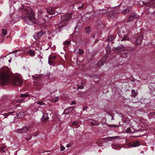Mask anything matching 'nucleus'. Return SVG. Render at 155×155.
<instances>
[{
    "instance_id": "nucleus-29",
    "label": "nucleus",
    "mask_w": 155,
    "mask_h": 155,
    "mask_svg": "<svg viewBox=\"0 0 155 155\" xmlns=\"http://www.w3.org/2000/svg\"><path fill=\"white\" fill-rule=\"evenodd\" d=\"M35 103H37V104H39L41 105H44L45 104L42 101H38L36 102Z\"/></svg>"
},
{
    "instance_id": "nucleus-38",
    "label": "nucleus",
    "mask_w": 155,
    "mask_h": 155,
    "mask_svg": "<svg viewBox=\"0 0 155 155\" xmlns=\"http://www.w3.org/2000/svg\"><path fill=\"white\" fill-rule=\"evenodd\" d=\"M83 88H84V86L82 85H81V86H80L78 87V89H82Z\"/></svg>"
},
{
    "instance_id": "nucleus-23",
    "label": "nucleus",
    "mask_w": 155,
    "mask_h": 155,
    "mask_svg": "<svg viewBox=\"0 0 155 155\" xmlns=\"http://www.w3.org/2000/svg\"><path fill=\"white\" fill-rule=\"evenodd\" d=\"M59 99V97H55L52 100V101L53 102H57Z\"/></svg>"
},
{
    "instance_id": "nucleus-8",
    "label": "nucleus",
    "mask_w": 155,
    "mask_h": 155,
    "mask_svg": "<svg viewBox=\"0 0 155 155\" xmlns=\"http://www.w3.org/2000/svg\"><path fill=\"white\" fill-rule=\"evenodd\" d=\"M138 17V15L135 13H133L131 14L129 18L128 19V21L129 22H130L134 19L137 18Z\"/></svg>"
},
{
    "instance_id": "nucleus-42",
    "label": "nucleus",
    "mask_w": 155,
    "mask_h": 155,
    "mask_svg": "<svg viewBox=\"0 0 155 155\" xmlns=\"http://www.w3.org/2000/svg\"><path fill=\"white\" fill-rule=\"evenodd\" d=\"M118 137V136H114V137H112L110 138V139H113V138H117Z\"/></svg>"
},
{
    "instance_id": "nucleus-36",
    "label": "nucleus",
    "mask_w": 155,
    "mask_h": 155,
    "mask_svg": "<svg viewBox=\"0 0 155 155\" xmlns=\"http://www.w3.org/2000/svg\"><path fill=\"white\" fill-rule=\"evenodd\" d=\"M117 146V145H112V147L113 148H114V149H116V150L119 149L118 148L115 147V146Z\"/></svg>"
},
{
    "instance_id": "nucleus-33",
    "label": "nucleus",
    "mask_w": 155,
    "mask_h": 155,
    "mask_svg": "<svg viewBox=\"0 0 155 155\" xmlns=\"http://www.w3.org/2000/svg\"><path fill=\"white\" fill-rule=\"evenodd\" d=\"M5 148L6 147H5L3 146L1 148V151H2L3 152H5V151L4 150Z\"/></svg>"
},
{
    "instance_id": "nucleus-25",
    "label": "nucleus",
    "mask_w": 155,
    "mask_h": 155,
    "mask_svg": "<svg viewBox=\"0 0 155 155\" xmlns=\"http://www.w3.org/2000/svg\"><path fill=\"white\" fill-rule=\"evenodd\" d=\"M15 114L16 113L14 111H12L9 112L8 113L6 114V115H7V116H8L9 115H15Z\"/></svg>"
},
{
    "instance_id": "nucleus-21",
    "label": "nucleus",
    "mask_w": 155,
    "mask_h": 155,
    "mask_svg": "<svg viewBox=\"0 0 155 155\" xmlns=\"http://www.w3.org/2000/svg\"><path fill=\"white\" fill-rule=\"evenodd\" d=\"M114 39V37L113 35H110L109 36L108 38L107 41L108 42H110L112 41Z\"/></svg>"
},
{
    "instance_id": "nucleus-32",
    "label": "nucleus",
    "mask_w": 155,
    "mask_h": 155,
    "mask_svg": "<svg viewBox=\"0 0 155 155\" xmlns=\"http://www.w3.org/2000/svg\"><path fill=\"white\" fill-rule=\"evenodd\" d=\"M72 125H73L78 126V123L76 121H75L72 123Z\"/></svg>"
},
{
    "instance_id": "nucleus-47",
    "label": "nucleus",
    "mask_w": 155,
    "mask_h": 155,
    "mask_svg": "<svg viewBox=\"0 0 155 155\" xmlns=\"http://www.w3.org/2000/svg\"><path fill=\"white\" fill-rule=\"evenodd\" d=\"M110 50V48H109V49H108V51H109Z\"/></svg>"
},
{
    "instance_id": "nucleus-35",
    "label": "nucleus",
    "mask_w": 155,
    "mask_h": 155,
    "mask_svg": "<svg viewBox=\"0 0 155 155\" xmlns=\"http://www.w3.org/2000/svg\"><path fill=\"white\" fill-rule=\"evenodd\" d=\"M61 151H63L65 149V148L63 146H61L60 147Z\"/></svg>"
},
{
    "instance_id": "nucleus-15",
    "label": "nucleus",
    "mask_w": 155,
    "mask_h": 155,
    "mask_svg": "<svg viewBox=\"0 0 155 155\" xmlns=\"http://www.w3.org/2000/svg\"><path fill=\"white\" fill-rule=\"evenodd\" d=\"M42 32H40L36 34L35 35L33 36L35 40H37L38 38H40L41 35H42Z\"/></svg>"
},
{
    "instance_id": "nucleus-9",
    "label": "nucleus",
    "mask_w": 155,
    "mask_h": 155,
    "mask_svg": "<svg viewBox=\"0 0 155 155\" xmlns=\"http://www.w3.org/2000/svg\"><path fill=\"white\" fill-rule=\"evenodd\" d=\"M70 18V17L69 15H63L61 16V20L62 21H67Z\"/></svg>"
},
{
    "instance_id": "nucleus-5",
    "label": "nucleus",
    "mask_w": 155,
    "mask_h": 155,
    "mask_svg": "<svg viewBox=\"0 0 155 155\" xmlns=\"http://www.w3.org/2000/svg\"><path fill=\"white\" fill-rule=\"evenodd\" d=\"M21 97L22 98H21L19 100V102H25V98H24V97H29L27 100H29V99L30 96L29 94L27 93H25L24 94H21Z\"/></svg>"
},
{
    "instance_id": "nucleus-43",
    "label": "nucleus",
    "mask_w": 155,
    "mask_h": 155,
    "mask_svg": "<svg viewBox=\"0 0 155 155\" xmlns=\"http://www.w3.org/2000/svg\"><path fill=\"white\" fill-rule=\"evenodd\" d=\"M76 102L75 101H72V103H71V104L72 105H73V104H76Z\"/></svg>"
},
{
    "instance_id": "nucleus-17",
    "label": "nucleus",
    "mask_w": 155,
    "mask_h": 155,
    "mask_svg": "<svg viewBox=\"0 0 155 155\" xmlns=\"http://www.w3.org/2000/svg\"><path fill=\"white\" fill-rule=\"evenodd\" d=\"M25 113L23 112H21L17 114V117L18 118H21L24 117Z\"/></svg>"
},
{
    "instance_id": "nucleus-12",
    "label": "nucleus",
    "mask_w": 155,
    "mask_h": 155,
    "mask_svg": "<svg viewBox=\"0 0 155 155\" xmlns=\"http://www.w3.org/2000/svg\"><path fill=\"white\" fill-rule=\"evenodd\" d=\"M155 0H151V2L147 4V5L151 8L155 7Z\"/></svg>"
},
{
    "instance_id": "nucleus-40",
    "label": "nucleus",
    "mask_w": 155,
    "mask_h": 155,
    "mask_svg": "<svg viewBox=\"0 0 155 155\" xmlns=\"http://www.w3.org/2000/svg\"><path fill=\"white\" fill-rule=\"evenodd\" d=\"M87 106H86L83 108V111H84L85 110H86L87 109Z\"/></svg>"
},
{
    "instance_id": "nucleus-16",
    "label": "nucleus",
    "mask_w": 155,
    "mask_h": 155,
    "mask_svg": "<svg viewBox=\"0 0 155 155\" xmlns=\"http://www.w3.org/2000/svg\"><path fill=\"white\" fill-rule=\"evenodd\" d=\"M47 11L50 14H54L55 12L52 9V8L51 7H49L47 8Z\"/></svg>"
},
{
    "instance_id": "nucleus-46",
    "label": "nucleus",
    "mask_w": 155,
    "mask_h": 155,
    "mask_svg": "<svg viewBox=\"0 0 155 155\" xmlns=\"http://www.w3.org/2000/svg\"><path fill=\"white\" fill-rule=\"evenodd\" d=\"M78 8H81V6H79V7Z\"/></svg>"
},
{
    "instance_id": "nucleus-24",
    "label": "nucleus",
    "mask_w": 155,
    "mask_h": 155,
    "mask_svg": "<svg viewBox=\"0 0 155 155\" xmlns=\"http://www.w3.org/2000/svg\"><path fill=\"white\" fill-rule=\"evenodd\" d=\"M86 31L87 33H90L91 31L90 28L89 27H87L85 28Z\"/></svg>"
},
{
    "instance_id": "nucleus-39",
    "label": "nucleus",
    "mask_w": 155,
    "mask_h": 155,
    "mask_svg": "<svg viewBox=\"0 0 155 155\" xmlns=\"http://www.w3.org/2000/svg\"><path fill=\"white\" fill-rule=\"evenodd\" d=\"M130 128H128L126 130V133H130Z\"/></svg>"
},
{
    "instance_id": "nucleus-10",
    "label": "nucleus",
    "mask_w": 155,
    "mask_h": 155,
    "mask_svg": "<svg viewBox=\"0 0 155 155\" xmlns=\"http://www.w3.org/2000/svg\"><path fill=\"white\" fill-rule=\"evenodd\" d=\"M49 119V117L48 116L47 113H45L42 116V121L43 122H45Z\"/></svg>"
},
{
    "instance_id": "nucleus-48",
    "label": "nucleus",
    "mask_w": 155,
    "mask_h": 155,
    "mask_svg": "<svg viewBox=\"0 0 155 155\" xmlns=\"http://www.w3.org/2000/svg\"><path fill=\"white\" fill-rule=\"evenodd\" d=\"M107 50H108V49H107Z\"/></svg>"
},
{
    "instance_id": "nucleus-27",
    "label": "nucleus",
    "mask_w": 155,
    "mask_h": 155,
    "mask_svg": "<svg viewBox=\"0 0 155 155\" xmlns=\"http://www.w3.org/2000/svg\"><path fill=\"white\" fill-rule=\"evenodd\" d=\"M78 52L81 55L84 53V51L83 50L80 48Z\"/></svg>"
},
{
    "instance_id": "nucleus-31",
    "label": "nucleus",
    "mask_w": 155,
    "mask_h": 155,
    "mask_svg": "<svg viewBox=\"0 0 155 155\" xmlns=\"http://www.w3.org/2000/svg\"><path fill=\"white\" fill-rule=\"evenodd\" d=\"M122 56L123 57H126L128 56L127 54V52H124L122 54Z\"/></svg>"
},
{
    "instance_id": "nucleus-2",
    "label": "nucleus",
    "mask_w": 155,
    "mask_h": 155,
    "mask_svg": "<svg viewBox=\"0 0 155 155\" xmlns=\"http://www.w3.org/2000/svg\"><path fill=\"white\" fill-rule=\"evenodd\" d=\"M11 73L8 68L6 67L4 68L0 74V84L5 85L10 80Z\"/></svg>"
},
{
    "instance_id": "nucleus-19",
    "label": "nucleus",
    "mask_w": 155,
    "mask_h": 155,
    "mask_svg": "<svg viewBox=\"0 0 155 155\" xmlns=\"http://www.w3.org/2000/svg\"><path fill=\"white\" fill-rule=\"evenodd\" d=\"M29 127H23L22 128H21L22 134L26 132L28 130Z\"/></svg>"
},
{
    "instance_id": "nucleus-13",
    "label": "nucleus",
    "mask_w": 155,
    "mask_h": 155,
    "mask_svg": "<svg viewBox=\"0 0 155 155\" xmlns=\"http://www.w3.org/2000/svg\"><path fill=\"white\" fill-rule=\"evenodd\" d=\"M139 145V143L138 141H136L133 143H130L129 146L131 147H137Z\"/></svg>"
},
{
    "instance_id": "nucleus-7",
    "label": "nucleus",
    "mask_w": 155,
    "mask_h": 155,
    "mask_svg": "<svg viewBox=\"0 0 155 155\" xmlns=\"http://www.w3.org/2000/svg\"><path fill=\"white\" fill-rule=\"evenodd\" d=\"M74 107L71 106L66 108L64 110V113L66 114H69L74 109Z\"/></svg>"
},
{
    "instance_id": "nucleus-3",
    "label": "nucleus",
    "mask_w": 155,
    "mask_h": 155,
    "mask_svg": "<svg viewBox=\"0 0 155 155\" xmlns=\"http://www.w3.org/2000/svg\"><path fill=\"white\" fill-rule=\"evenodd\" d=\"M129 33V28L127 26H122L118 32V35L120 37H123L121 41L130 40L132 42L134 41L133 39L130 38L128 35Z\"/></svg>"
},
{
    "instance_id": "nucleus-44",
    "label": "nucleus",
    "mask_w": 155,
    "mask_h": 155,
    "mask_svg": "<svg viewBox=\"0 0 155 155\" xmlns=\"http://www.w3.org/2000/svg\"><path fill=\"white\" fill-rule=\"evenodd\" d=\"M95 122L94 121H93L91 122V123L93 125H95L96 124L94 123Z\"/></svg>"
},
{
    "instance_id": "nucleus-20",
    "label": "nucleus",
    "mask_w": 155,
    "mask_h": 155,
    "mask_svg": "<svg viewBox=\"0 0 155 155\" xmlns=\"http://www.w3.org/2000/svg\"><path fill=\"white\" fill-rule=\"evenodd\" d=\"M28 53L31 56H34L35 55V51L33 50H30L28 51Z\"/></svg>"
},
{
    "instance_id": "nucleus-6",
    "label": "nucleus",
    "mask_w": 155,
    "mask_h": 155,
    "mask_svg": "<svg viewBox=\"0 0 155 155\" xmlns=\"http://www.w3.org/2000/svg\"><path fill=\"white\" fill-rule=\"evenodd\" d=\"M124 51V48L123 45L120 46L116 48L114 51L116 53H120L122 51Z\"/></svg>"
},
{
    "instance_id": "nucleus-45",
    "label": "nucleus",
    "mask_w": 155,
    "mask_h": 155,
    "mask_svg": "<svg viewBox=\"0 0 155 155\" xmlns=\"http://www.w3.org/2000/svg\"><path fill=\"white\" fill-rule=\"evenodd\" d=\"M64 26V25H61V27H60L59 28H62Z\"/></svg>"
},
{
    "instance_id": "nucleus-11",
    "label": "nucleus",
    "mask_w": 155,
    "mask_h": 155,
    "mask_svg": "<svg viewBox=\"0 0 155 155\" xmlns=\"http://www.w3.org/2000/svg\"><path fill=\"white\" fill-rule=\"evenodd\" d=\"M143 37L142 36H139L136 40L135 44L138 45L142 43V40L143 39Z\"/></svg>"
},
{
    "instance_id": "nucleus-18",
    "label": "nucleus",
    "mask_w": 155,
    "mask_h": 155,
    "mask_svg": "<svg viewBox=\"0 0 155 155\" xmlns=\"http://www.w3.org/2000/svg\"><path fill=\"white\" fill-rule=\"evenodd\" d=\"M48 63L50 66H54V60L49 58H48Z\"/></svg>"
},
{
    "instance_id": "nucleus-34",
    "label": "nucleus",
    "mask_w": 155,
    "mask_h": 155,
    "mask_svg": "<svg viewBox=\"0 0 155 155\" xmlns=\"http://www.w3.org/2000/svg\"><path fill=\"white\" fill-rule=\"evenodd\" d=\"M31 139V136H28L26 138V141H29Z\"/></svg>"
},
{
    "instance_id": "nucleus-14",
    "label": "nucleus",
    "mask_w": 155,
    "mask_h": 155,
    "mask_svg": "<svg viewBox=\"0 0 155 155\" xmlns=\"http://www.w3.org/2000/svg\"><path fill=\"white\" fill-rule=\"evenodd\" d=\"M106 58H103L98 62V64L99 66H101L104 65L105 60Z\"/></svg>"
},
{
    "instance_id": "nucleus-1",
    "label": "nucleus",
    "mask_w": 155,
    "mask_h": 155,
    "mask_svg": "<svg viewBox=\"0 0 155 155\" xmlns=\"http://www.w3.org/2000/svg\"><path fill=\"white\" fill-rule=\"evenodd\" d=\"M25 16L24 19L25 21L30 25L35 24L37 23V20L34 17V13L31 8L29 7L25 8Z\"/></svg>"
},
{
    "instance_id": "nucleus-22",
    "label": "nucleus",
    "mask_w": 155,
    "mask_h": 155,
    "mask_svg": "<svg viewBox=\"0 0 155 155\" xmlns=\"http://www.w3.org/2000/svg\"><path fill=\"white\" fill-rule=\"evenodd\" d=\"M132 95L134 97H135L137 95V92H135V91L134 90H133L131 92Z\"/></svg>"
},
{
    "instance_id": "nucleus-26",
    "label": "nucleus",
    "mask_w": 155,
    "mask_h": 155,
    "mask_svg": "<svg viewBox=\"0 0 155 155\" xmlns=\"http://www.w3.org/2000/svg\"><path fill=\"white\" fill-rule=\"evenodd\" d=\"M15 132L18 134H22V132L21 131V129H16Z\"/></svg>"
},
{
    "instance_id": "nucleus-41",
    "label": "nucleus",
    "mask_w": 155,
    "mask_h": 155,
    "mask_svg": "<svg viewBox=\"0 0 155 155\" xmlns=\"http://www.w3.org/2000/svg\"><path fill=\"white\" fill-rule=\"evenodd\" d=\"M71 146V145L70 144H68L67 145L66 147L67 148H69V147H70Z\"/></svg>"
},
{
    "instance_id": "nucleus-28",
    "label": "nucleus",
    "mask_w": 155,
    "mask_h": 155,
    "mask_svg": "<svg viewBox=\"0 0 155 155\" xmlns=\"http://www.w3.org/2000/svg\"><path fill=\"white\" fill-rule=\"evenodd\" d=\"M2 33L4 35H5L7 34V31L6 30H3L2 31Z\"/></svg>"
},
{
    "instance_id": "nucleus-37",
    "label": "nucleus",
    "mask_w": 155,
    "mask_h": 155,
    "mask_svg": "<svg viewBox=\"0 0 155 155\" xmlns=\"http://www.w3.org/2000/svg\"><path fill=\"white\" fill-rule=\"evenodd\" d=\"M56 56H49V58H51V59H55L56 58Z\"/></svg>"
},
{
    "instance_id": "nucleus-30",
    "label": "nucleus",
    "mask_w": 155,
    "mask_h": 155,
    "mask_svg": "<svg viewBox=\"0 0 155 155\" xmlns=\"http://www.w3.org/2000/svg\"><path fill=\"white\" fill-rule=\"evenodd\" d=\"M70 42L69 41H66L64 42L63 44L64 45H68L70 44Z\"/></svg>"
},
{
    "instance_id": "nucleus-4",
    "label": "nucleus",
    "mask_w": 155,
    "mask_h": 155,
    "mask_svg": "<svg viewBox=\"0 0 155 155\" xmlns=\"http://www.w3.org/2000/svg\"><path fill=\"white\" fill-rule=\"evenodd\" d=\"M23 83V81L19 76L14 77L12 81V84L13 85L15 86H20Z\"/></svg>"
}]
</instances>
